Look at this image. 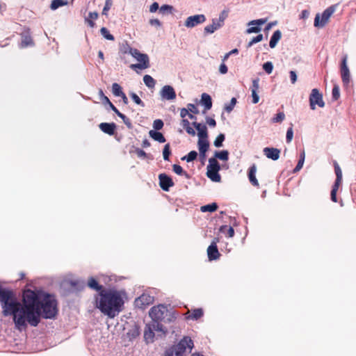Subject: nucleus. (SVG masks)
<instances>
[{
  "label": "nucleus",
  "mask_w": 356,
  "mask_h": 356,
  "mask_svg": "<svg viewBox=\"0 0 356 356\" xmlns=\"http://www.w3.org/2000/svg\"><path fill=\"white\" fill-rule=\"evenodd\" d=\"M171 154L170 144H165L163 149V156L165 161L169 160V156Z\"/></svg>",
  "instance_id": "obj_41"
},
{
  "label": "nucleus",
  "mask_w": 356,
  "mask_h": 356,
  "mask_svg": "<svg viewBox=\"0 0 356 356\" xmlns=\"http://www.w3.org/2000/svg\"><path fill=\"white\" fill-rule=\"evenodd\" d=\"M150 325L154 330L162 332L164 334L165 333L163 325L161 324L159 321H153Z\"/></svg>",
  "instance_id": "obj_39"
},
{
  "label": "nucleus",
  "mask_w": 356,
  "mask_h": 356,
  "mask_svg": "<svg viewBox=\"0 0 356 356\" xmlns=\"http://www.w3.org/2000/svg\"><path fill=\"white\" fill-rule=\"evenodd\" d=\"M334 9L332 6H330L325 9L322 13L321 21L319 22V15H316L314 19V26H324L325 24L328 21L329 18L333 14Z\"/></svg>",
  "instance_id": "obj_9"
},
{
  "label": "nucleus",
  "mask_w": 356,
  "mask_h": 356,
  "mask_svg": "<svg viewBox=\"0 0 356 356\" xmlns=\"http://www.w3.org/2000/svg\"><path fill=\"white\" fill-rule=\"evenodd\" d=\"M154 337V330L152 329L151 325H149L145 330L144 338H145V341H147V343H149V342L153 341Z\"/></svg>",
  "instance_id": "obj_28"
},
{
  "label": "nucleus",
  "mask_w": 356,
  "mask_h": 356,
  "mask_svg": "<svg viewBox=\"0 0 356 356\" xmlns=\"http://www.w3.org/2000/svg\"><path fill=\"white\" fill-rule=\"evenodd\" d=\"M34 42L33 40L30 35V33L29 31L24 32L22 34V40L20 46L21 47H26L28 46H32L33 45Z\"/></svg>",
  "instance_id": "obj_21"
},
{
  "label": "nucleus",
  "mask_w": 356,
  "mask_h": 356,
  "mask_svg": "<svg viewBox=\"0 0 356 356\" xmlns=\"http://www.w3.org/2000/svg\"><path fill=\"white\" fill-rule=\"evenodd\" d=\"M256 172H257V165L254 163L248 169V179H249L250 184L252 186H254L257 188H259V184L258 180L256 178Z\"/></svg>",
  "instance_id": "obj_17"
},
{
  "label": "nucleus",
  "mask_w": 356,
  "mask_h": 356,
  "mask_svg": "<svg viewBox=\"0 0 356 356\" xmlns=\"http://www.w3.org/2000/svg\"><path fill=\"white\" fill-rule=\"evenodd\" d=\"M206 21V17L203 14L189 16L184 22V26L187 28H193Z\"/></svg>",
  "instance_id": "obj_8"
},
{
  "label": "nucleus",
  "mask_w": 356,
  "mask_h": 356,
  "mask_svg": "<svg viewBox=\"0 0 356 356\" xmlns=\"http://www.w3.org/2000/svg\"><path fill=\"white\" fill-rule=\"evenodd\" d=\"M112 6V0H106L105 6L102 10V15H107V12L111 9Z\"/></svg>",
  "instance_id": "obj_53"
},
{
  "label": "nucleus",
  "mask_w": 356,
  "mask_h": 356,
  "mask_svg": "<svg viewBox=\"0 0 356 356\" xmlns=\"http://www.w3.org/2000/svg\"><path fill=\"white\" fill-rule=\"evenodd\" d=\"M96 307L103 314L114 318L124 307V300L120 291L115 289L102 291L95 297Z\"/></svg>",
  "instance_id": "obj_2"
},
{
  "label": "nucleus",
  "mask_w": 356,
  "mask_h": 356,
  "mask_svg": "<svg viewBox=\"0 0 356 356\" xmlns=\"http://www.w3.org/2000/svg\"><path fill=\"white\" fill-rule=\"evenodd\" d=\"M236 104V99L235 97L232 98L230 103L229 104H227L225 106V110L230 113L234 108L235 105Z\"/></svg>",
  "instance_id": "obj_46"
},
{
  "label": "nucleus",
  "mask_w": 356,
  "mask_h": 356,
  "mask_svg": "<svg viewBox=\"0 0 356 356\" xmlns=\"http://www.w3.org/2000/svg\"><path fill=\"white\" fill-rule=\"evenodd\" d=\"M102 35L108 40H114V36L111 34L106 27H102L100 30Z\"/></svg>",
  "instance_id": "obj_42"
},
{
  "label": "nucleus",
  "mask_w": 356,
  "mask_h": 356,
  "mask_svg": "<svg viewBox=\"0 0 356 356\" xmlns=\"http://www.w3.org/2000/svg\"><path fill=\"white\" fill-rule=\"evenodd\" d=\"M341 76L344 86H348L350 82V71L347 65V56L345 55L341 63Z\"/></svg>",
  "instance_id": "obj_11"
},
{
  "label": "nucleus",
  "mask_w": 356,
  "mask_h": 356,
  "mask_svg": "<svg viewBox=\"0 0 356 356\" xmlns=\"http://www.w3.org/2000/svg\"><path fill=\"white\" fill-rule=\"evenodd\" d=\"M225 230H227L226 236L228 238H232L234 235V229L232 227H227V225H222L220 228V231L221 232L225 233Z\"/></svg>",
  "instance_id": "obj_33"
},
{
  "label": "nucleus",
  "mask_w": 356,
  "mask_h": 356,
  "mask_svg": "<svg viewBox=\"0 0 356 356\" xmlns=\"http://www.w3.org/2000/svg\"><path fill=\"white\" fill-rule=\"evenodd\" d=\"M193 347V341L189 337H184L179 342L172 346V350L170 351V356H172V353L173 351L176 352V355L178 356H185L187 350L189 352L192 350Z\"/></svg>",
  "instance_id": "obj_5"
},
{
  "label": "nucleus",
  "mask_w": 356,
  "mask_h": 356,
  "mask_svg": "<svg viewBox=\"0 0 356 356\" xmlns=\"http://www.w3.org/2000/svg\"><path fill=\"white\" fill-rule=\"evenodd\" d=\"M163 122L160 119L155 120L153 122V127L155 130L161 129L163 127Z\"/></svg>",
  "instance_id": "obj_51"
},
{
  "label": "nucleus",
  "mask_w": 356,
  "mask_h": 356,
  "mask_svg": "<svg viewBox=\"0 0 356 356\" xmlns=\"http://www.w3.org/2000/svg\"><path fill=\"white\" fill-rule=\"evenodd\" d=\"M149 136L153 138L154 140L158 141L161 143L165 142V138L163 135L159 132L154 130H150L149 132Z\"/></svg>",
  "instance_id": "obj_26"
},
{
  "label": "nucleus",
  "mask_w": 356,
  "mask_h": 356,
  "mask_svg": "<svg viewBox=\"0 0 356 356\" xmlns=\"http://www.w3.org/2000/svg\"><path fill=\"white\" fill-rule=\"evenodd\" d=\"M334 172L337 177L334 184H341L342 181V172L337 162L334 163Z\"/></svg>",
  "instance_id": "obj_29"
},
{
  "label": "nucleus",
  "mask_w": 356,
  "mask_h": 356,
  "mask_svg": "<svg viewBox=\"0 0 356 356\" xmlns=\"http://www.w3.org/2000/svg\"><path fill=\"white\" fill-rule=\"evenodd\" d=\"M197 156V153L193 150L191 151L186 156L182 158V160H186L187 162H191L196 159Z\"/></svg>",
  "instance_id": "obj_37"
},
{
  "label": "nucleus",
  "mask_w": 356,
  "mask_h": 356,
  "mask_svg": "<svg viewBox=\"0 0 356 356\" xmlns=\"http://www.w3.org/2000/svg\"><path fill=\"white\" fill-rule=\"evenodd\" d=\"M281 37H282V33L280 30H277L275 31L271 38H270V42H269V46L270 48H274L275 47V46L277 45V43L278 42V41L281 39Z\"/></svg>",
  "instance_id": "obj_23"
},
{
  "label": "nucleus",
  "mask_w": 356,
  "mask_h": 356,
  "mask_svg": "<svg viewBox=\"0 0 356 356\" xmlns=\"http://www.w3.org/2000/svg\"><path fill=\"white\" fill-rule=\"evenodd\" d=\"M264 155L273 161H277L280 156V150L275 147H265L263 150Z\"/></svg>",
  "instance_id": "obj_16"
},
{
  "label": "nucleus",
  "mask_w": 356,
  "mask_h": 356,
  "mask_svg": "<svg viewBox=\"0 0 356 356\" xmlns=\"http://www.w3.org/2000/svg\"><path fill=\"white\" fill-rule=\"evenodd\" d=\"M99 129L102 131L105 134H107L110 136H112L115 134V131L116 129V125L114 122L107 123L102 122L99 125Z\"/></svg>",
  "instance_id": "obj_18"
},
{
  "label": "nucleus",
  "mask_w": 356,
  "mask_h": 356,
  "mask_svg": "<svg viewBox=\"0 0 356 356\" xmlns=\"http://www.w3.org/2000/svg\"><path fill=\"white\" fill-rule=\"evenodd\" d=\"M130 96L133 101L138 105L141 106L142 107L145 106L144 102L140 99V98L134 92H131Z\"/></svg>",
  "instance_id": "obj_44"
},
{
  "label": "nucleus",
  "mask_w": 356,
  "mask_h": 356,
  "mask_svg": "<svg viewBox=\"0 0 356 356\" xmlns=\"http://www.w3.org/2000/svg\"><path fill=\"white\" fill-rule=\"evenodd\" d=\"M181 125L188 134L192 136H195L196 135L195 129L191 127V124L188 120L183 119L181 120Z\"/></svg>",
  "instance_id": "obj_27"
},
{
  "label": "nucleus",
  "mask_w": 356,
  "mask_h": 356,
  "mask_svg": "<svg viewBox=\"0 0 356 356\" xmlns=\"http://www.w3.org/2000/svg\"><path fill=\"white\" fill-rule=\"evenodd\" d=\"M173 7L172 6L165 4L161 6L159 12L162 14H165V13H171Z\"/></svg>",
  "instance_id": "obj_49"
},
{
  "label": "nucleus",
  "mask_w": 356,
  "mask_h": 356,
  "mask_svg": "<svg viewBox=\"0 0 356 356\" xmlns=\"http://www.w3.org/2000/svg\"><path fill=\"white\" fill-rule=\"evenodd\" d=\"M225 136L223 134H220L215 139L213 145L216 147H220L222 145V143L225 140Z\"/></svg>",
  "instance_id": "obj_40"
},
{
  "label": "nucleus",
  "mask_w": 356,
  "mask_h": 356,
  "mask_svg": "<svg viewBox=\"0 0 356 356\" xmlns=\"http://www.w3.org/2000/svg\"><path fill=\"white\" fill-rule=\"evenodd\" d=\"M207 169V175L211 181L215 182L220 181L221 177L218 173L220 167L216 158L209 159Z\"/></svg>",
  "instance_id": "obj_6"
},
{
  "label": "nucleus",
  "mask_w": 356,
  "mask_h": 356,
  "mask_svg": "<svg viewBox=\"0 0 356 356\" xmlns=\"http://www.w3.org/2000/svg\"><path fill=\"white\" fill-rule=\"evenodd\" d=\"M135 152H136L137 156L139 157V158L145 159V158L147 157V154L145 153V151H143L141 149L136 148V150H135Z\"/></svg>",
  "instance_id": "obj_55"
},
{
  "label": "nucleus",
  "mask_w": 356,
  "mask_h": 356,
  "mask_svg": "<svg viewBox=\"0 0 356 356\" xmlns=\"http://www.w3.org/2000/svg\"><path fill=\"white\" fill-rule=\"evenodd\" d=\"M316 105L321 108H323L325 106V102L323 99V95L317 88H314L312 90L309 95L310 108L312 110H315Z\"/></svg>",
  "instance_id": "obj_7"
},
{
  "label": "nucleus",
  "mask_w": 356,
  "mask_h": 356,
  "mask_svg": "<svg viewBox=\"0 0 356 356\" xmlns=\"http://www.w3.org/2000/svg\"><path fill=\"white\" fill-rule=\"evenodd\" d=\"M188 111H190L193 114H198L199 113V110L198 108H197V106L193 104H188Z\"/></svg>",
  "instance_id": "obj_57"
},
{
  "label": "nucleus",
  "mask_w": 356,
  "mask_h": 356,
  "mask_svg": "<svg viewBox=\"0 0 356 356\" xmlns=\"http://www.w3.org/2000/svg\"><path fill=\"white\" fill-rule=\"evenodd\" d=\"M227 67L226 66L225 64L224 63H222L220 65V67H219V71L221 74H226L227 72Z\"/></svg>",
  "instance_id": "obj_64"
},
{
  "label": "nucleus",
  "mask_w": 356,
  "mask_h": 356,
  "mask_svg": "<svg viewBox=\"0 0 356 356\" xmlns=\"http://www.w3.org/2000/svg\"><path fill=\"white\" fill-rule=\"evenodd\" d=\"M0 302L2 315L12 316L18 330H25L28 324L36 327L41 316L53 318L58 313L57 301L53 296L45 293L40 296L31 289L24 291L20 302L12 291L0 287Z\"/></svg>",
  "instance_id": "obj_1"
},
{
  "label": "nucleus",
  "mask_w": 356,
  "mask_h": 356,
  "mask_svg": "<svg viewBox=\"0 0 356 356\" xmlns=\"http://www.w3.org/2000/svg\"><path fill=\"white\" fill-rule=\"evenodd\" d=\"M263 69L267 74H271L273 70V63L270 61L265 63L263 65Z\"/></svg>",
  "instance_id": "obj_50"
},
{
  "label": "nucleus",
  "mask_w": 356,
  "mask_h": 356,
  "mask_svg": "<svg viewBox=\"0 0 356 356\" xmlns=\"http://www.w3.org/2000/svg\"><path fill=\"white\" fill-rule=\"evenodd\" d=\"M201 103L204 106L205 110L211 109L212 106V100L210 95L207 93H203L202 95Z\"/></svg>",
  "instance_id": "obj_24"
},
{
  "label": "nucleus",
  "mask_w": 356,
  "mask_h": 356,
  "mask_svg": "<svg viewBox=\"0 0 356 356\" xmlns=\"http://www.w3.org/2000/svg\"><path fill=\"white\" fill-rule=\"evenodd\" d=\"M228 17V11L227 10H222L220 15L218 19H217L218 22L220 23L222 26H224L225 20Z\"/></svg>",
  "instance_id": "obj_45"
},
{
  "label": "nucleus",
  "mask_w": 356,
  "mask_h": 356,
  "mask_svg": "<svg viewBox=\"0 0 356 356\" xmlns=\"http://www.w3.org/2000/svg\"><path fill=\"white\" fill-rule=\"evenodd\" d=\"M159 8V3L157 2H154L149 7L150 13H155Z\"/></svg>",
  "instance_id": "obj_61"
},
{
  "label": "nucleus",
  "mask_w": 356,
  "mask_h": 356,
  "mask_svg": "<svg viewBox=\"0 0 356 356\" xmlns=\"http://www.w3.org/2000/svg\"><path fill=\"white\" fill-rule=\"evenodd\" d=\"M112 91L113 95L116 97H120L124 93L122 87L117 83H113Z\"/></svg>",
  "instance_id": "obj_34"
},
{
  "label": "nucleus",
  "mask_w": 356,
  "mask_h": 356,
  "mask_svg": "<svg viewBox=\"0 0 356 356\" xmlns=\"http://www.w3.org/2000/svg\"><path fill=\"white\" fill-rule=\"evenodd\" d=\"M289 74H290V79H291V83H295L296 81H297V75H296V72L290 71Z\"/></svg>",
  "instance_id": "obj_63"
},
{
  "label": "nucleus",
  "mask_w": 356,
  "mask_h": 356,
  "mask_svg": "<svg viewBox=\"0 0 356 356\" xmlns=\"http://www.w3.org/2000/svg\"><path fill=\"white\" fill-rule=\"evenodd\" d=\"M223 26L219 23L217 19H212V24L206 26L204 29V34H211Z\"/></svg>",
  "instance_id": "obj_19"
},
{
  "label": "nucleus",
  "mask_w": 356,
  "mask_h": 356,
  "mask_svg": "<svg viewBox=\"0 0 356 356\" xmlns=\"http://www.w3.org/2000/svg\"><path fill=\"white\" fill-rule=\"evenodd\" d=\"M218 241V238H214L207 248L208 258L210 261L216 260L220 257V254L217 248V243Z\"/></svg>",
  "instance_id": "obj_12"
},
{
  "label": "nucleus",
  "mask_w": 356,
  "mask_h": 356,
  "mask_svg": "<svg viewBox=\"0 0 356 356\" xmlns=\"http://www.w3.org/2000/svg\"><path fill=\"white\" fill-rule=\"evenodd\" d=\"M172 170L173 171L177 174V175H184L186 177L188 178V174L184 171L182 168V167L179 165H177V164H174L172 165Z\"/></svg>",
  "instance_id": "obj_35"
},
{
  "label": "nucleus",
  "mask_w": 356,
  "mask_h": 356,
  "mask_svg": "<svg viewBox=\"0 0 356 356\" xmlns=\"http://www.w3.org/2000/svg\"><path fill=\"white\" fill-rule=\"evenodd\" d=\"M293 137V131L292 126L286 131V140L288 143H291Z\"/></svg>",
  "instance_id": "obj_52"
},
{
  "label": "nucleus",
  "mask_w": 356,
  "mask_h": 356,
  "mask_svg": "<svg viewBox=\"0 0 356 356\" xmlns=\"http://www.w3.org/2000/svg\"><path fill=\"white\" fill-rule=\"evenodd\" d=\"M340 97L339 87L337 84H335L332 90V100L337 101Z\"/></svg>",
  "instance_id": "obj_38"
},
{
  "label": "nucleus",
  "mask_w": 356,
  "mask_h": 356,
  "mask_svg": "<svg viewBox=\"0 0 356 356\" xmlns=\"http://www.w3.org/2000/svg\"><path fill=\"white\" fill-rule=\"evenodd\" d=\"M339 186H340V184H334L333 185V186H332L330 196H331L332 201L334 202H337V191L339 189Z\"/></svg>",
  "instance_id": "obj_43"
},
{
  "label": "nucleus",
  "mask_w": 356,
  "mask_h": 356,
  "mask_svg": "<svg viewBox=\"0 0 356 356\" xmlns=\"http://www.w3.org/2000/svg\"><path fill=\"white\" fill-rule=\"evenodd\" d=\"M266 19H257V20H252L250 22H249V25H257V26H260V25H262L264 24L265 22H266Z\"/></svg>",
  "instance_id": "obj_56"
},
{
  "label": "nucleus",
  "mask_w": 356,
  "mask_h": 356,
  "mask_svg": "<svg viewBox=\"0 0 356 356\" xmlns=\"http://www.w3.org/2000/svg\"><path fill=\"white\" fill-rule=\"evenodd\" d=\"M124 53L129 54L139 62V63L131 64L130 65V68L135 70L136 72H138L137 69L142 70L150 67L149 59L147 54H143L137 49L132 48L129 46H127V49L124 50Z\"/></svg>",
  "instance_id": "obj_3"
},
{
  "label": "nucleus",
  "mask_w": 356,
  "mask_h": 356,
  "mask_svg": "<svg viewBox=\"0 0 356 356\" xmlns=\"http://www.w3.org/2000/svg\"><path fill=\"white\" fill-rule=\"evenodd\" d=\"M304 161L302 159H299L296 168L293 170L294 172H298L303 166Z\"/></svg>",
  "instance_id": "obj_59"
},
{
  "label": "nucleus",
  "mask_w": 356,
  "mask_h": 356,
  "mask_svg": "<svg viewBox=\"0 0 356 356\" xmlns=\"http://www.w3.org/2000/svg\"><path fill=\"white\" fill-rule=\"evenodd\" d=\"M218 209L216 203H212L201 207L200 210L202 212H213Z\"/></svg>",
  "instance_id": "obj_32"
},
{
  "label": "nucleus",
  "mask_w": 356,
  "mask_h": 356,
  "mask_svg": "<svg viewBox=\"0 0 356 356\" xmlns=\"http://www.w3.org/2000/svg\"><path fill=\"white\" fill-rule=\"evenodd\" d=\"M285 118V115L283 112H280L275 115V116L272 119V122L274 123L281 122Z\"/></svg>",
  "instance_id": "obj_47"
},
{
  "label": "nucleus",
  "mask_w": 356,
  "mask_h": 356,
  "mask_svg": "<svg viewBox=\"0 0 356 356\" xmlns=\"http://www.w3.org/2000/svg\"><path fill=\"white\" fill-rule=\"evenodd\" d=\"M166 311L165 307L159 305L153 307L149 311V316L153 321H161L164 318V313Z\"/></svg>",
  "instance_id": "obj_10"
},
{
  "label": "nucleus",
  "mask_w": 356,
  "mask_h": 356,
  "mask_svg": "<svg viewBox=\"0 0 356 356\" xmlns=\"http://www.w3.org/2000/svg\"><path fill=\"white\" fill-rule=\"evenodd\" d=\"M159 186L162 190L168 191L170 188L174 186V182L171 177L165 173L159 175Z\"/></svg>",
  "instance_id": "obj_13"
},
{
  "label": "nucleus",
  "mask_w": 356,
  "mask_h": 356,
  "mask_svg": "<svg viewBox=\"0 0 356 356\" xmlns=\"http://www.w3.org/2000/svg\"><path fill=\"white\" fill-rule=\"evenodd\" d=\"M118 117L122 120L123 122L126 124V126L129 129L132 128L133 126H132L131 120L129 118H128L125 115H124L123 113H121L120 115H119Z\"/></svg>",
  "instance_id": "obj_48"
},
{
  "label": "nucleus",
  "mask_w": 356,
  "mask_h": 356,
  "mask_svg": "<svg viewBox=\"0 0 356 356\" xmlns=\"http://www.w3.org/2000/svg\"><path fill=\"white\" fill-rule=\"evenodd\" d=\"M215 156L222 161H227L229 159V152L227 150L216 152Z\"/></svg>",
  "instance_id": "obj_36"
},
{
  "label": "nucleus",
  "mask_w": 356,
  "mask_h": 356,
  "mask_svg": "<svg viewBox=\"0 0 356 356\" xmlns=\"http://www.w3.org/2000/svg\"><path fill=\"white\" fill-rule=\"evenodd\" d=\"M153 298L147 294H143L135 300L136 307L140 309H145L147 306L152 304Z\"/></svg>",
  "instance_id": "obj_14"
},
{
  "label": "nucleus",
  "mask_w": 356,
  "mask_h": 356,
  "mask_svg": "<svg viewBox=\"0 0 356 356\" xmlns=\"http://www.w3.org/2000/svg\"><path fill=\"white\" fill-rule=\"evenodd\" d=\"M259 79H255L252 81V85L251 86V91H253L254 90V92H257L259 88Z\"/></svg>",
  "instance_id": "obj_54"
},
{
  "label": "nucleus",
  "mask_w": 356,
  "mask_h": 356,
  "mask_svg": "<svg viewBox=\"0 0 356 356\" xmlns=\"http://www.w3.org/2000/svg\"><path fill=\"white\" fill-rule=\"evenodd\" d=\"M67 4V1L66 0H52L51 3L50 5V8L53 10H56L59 7L65 6Z\"/></svg>",
  "instance_id": "obj_31"
},
{
  "label": "nucleus",
  "mask_w": 356,
  "mask_h": 356,
  "mask_svg": "<svg viewBox=\"0 0 356 356\" xmlns=\"http://www.w3.org/2000/svg\"><path fill=\"white\" fill-rule=\"evenodd\" d=\"M252 92V103L257 104L258 103L259 100V97L257 95V92H254V90L251 91Z\"/></svg>",
  "instance_id": "obj_62"
},
{
  "label": "nucleus",
  "mask_w": 356,
  "mask_h": 356,
  "mask_svg": "<svg viewBox=\"0 0 356 356\" xmlns=\"http://www.w3.org/2000/svg\"><path fill=\"white\" fill-rule=\"evenodd\" d=\"M98 13L90 12L89 13L88 16L85 18V22L88 24L90 27L94 28L95 26L94 20H96L98 18Z\"/></svg>",
  "instance_id": "obj_25"
},
{
  "label": "nucleus",
  "mask_w": 356,
  "mask_h": 356,
  "mask_svg": "<svg viewBox=\"0 0 356 356\" xmlns=\"http://www.w3.org/2000/svg\"><path fill=\"white\" fill-rule=\"evenodd\" d=\"M88 286L92 290L98 291L99 293H101L102 291L106 290L104 288L102 285L99 284L97 280L93 277H90L88 278Z\"/></svg>",
  "instance_id": "obj_20"
},
{
  "label": "nucleus",
  "mask_w": 356,
  "mask_h": 356,
  "mask_svg": "<svg viewBox=\"0 0 356 356\" xmlns=\"http://www.w3.org/2000/svg\"><path fill=\"white\" fill-rule=\"evenodd\" d=\"M143 81L147 87L149 88H154L156 84L155 80L148 74L143 76Z\"/></svg>",
  "instance_id": "obj_30"
},
{
  "label": "nucleus",
  "mask_w": 356,
  "mask_h": 356,
  "mask_svg": "<svg viewBox=\"0 0 356 356\" xmlns=\"http://www.w3.org/2000/svg\"><path fill=\"white\" fill-rule=\"evenodd\" d=\"M260 31H261L260 27L258 26H252V27L248 28L246 30V32H247V33H259Z\"/></svg>",
  "instance_id": "obj_58"
},
{
  "label": "nucleus",
  "mask_w": 356,
  "mask_h": 356,
  "mask_svg": "<svg viewBox=\"0 0 356 356\" xmlns=\"http://www.w3.org/2000/svg\"><path fill=\"white\" fill-rule=\"evenodd\" d=\"M187 314H188V315L186 316L187 319L198 320L203 316L204 312L202 309L197 308L191 312H188Z\"/></svg>",
  "instance_id": "obj_22"
},
{
  "label": "nucleus",
  "mask_w": 356,
  "mask_h": 356,
  "mask_svg": "<svg viewBox=\"0 0 356 356\" xmlns=\"http://www.w3.org/2000/svg\"><path fill=\"white\" fill-rule=\"evenodd\" d=\"M193 125L197 131V136L199 137L197 145L200 153L204 157L205 153L208 151L209 147V143L207 140V128L205 124H202L197 122H193Z\"/></svg>",
  "instance_id": "obj_4"
},
{
  "label": "nucleus",
  "mask_w": 356,
  "mask_h": 356,
  "mask_svg": "<svg viewBox=\"0 0 356 356\" xmlns=\"http://www.w3.org/2000/svg\"><path fill=\"white\" fill-rule=\"evenodd\" d=\"M149 23L152 26H161V23L158 19H151L149 21Z\"/></svg>",
  "instance_id": "obj_60"
},
{
  "label": "nucleus",
  "mask_w": 356,
  "mask_h": 356,
  "mask_svg": "<svg viewBox=\"0 0 356 356\" xmlns=\"http://www.w3.org/2000/svg\"><path fill=\"white\" fill-rule=\"evenodd\" d=\"M161 97L167 100H172L176 98V93L174 88L170 86H165L161 91Z\"/></svg>",
  "instance_id": "obj_15"
}]
</instances>
